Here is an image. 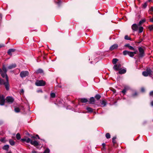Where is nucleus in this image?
Listing matches in <instances>:
<instances>
[{"label": "nucleus", "instance_id": "obj_57", "mask_svg": "<svg viewBox=\"0 0 153 153\" xmlns=\"http://www.w3.org/2000/svg\"><path fill=\"white\" fill-rule=\"evenodd\" d=\"M152 15H153V14Z\"/></svg>", "mask_w": 153, "mask_h": 153}, {"label": "nucleus", "instance_id": "obj_7", "mask_svg": "<svg viewBox=\"0 0 153 153\" xmlns=\"http://www.w3.org/2000/svg\"><path fill=\"white\" fill-rule=\"evenodd\" d=\"M139 26L136 24H134L131 26V28L134 31H137L138 29Z\"/></svg>", "mask_w": 153, "mask_h": 153}, {"label": "nucleus", "instance_id": "obj_34", "mask_svg": "<svg viewBox=\"0 0 153 153\" xmlns=\"http://www.w3.org/2000/svg\"><path fill=\"white\" fill-rule=\"evenodd\" d=\"M16 138L17 140H19L21 138V136L20 134L19 133H17L16 135Z\"/></svg>", "mask_w": 153, "mask_h": 153}, {"label": "nucleus", "instance_id": "obj_51", "mask_svg": "<svg viewBox=\"0 0 153 153\" xmlns=\"http://www.w3.org/2000/svg\"><path fill=\"white\" fill-rule=\"evenodd\" d=\"M36 137H38V139H40V138H39V136H38V135L37 134V135H36Z\"/></svg>", "mask_w": 153, "mask_h": 153}, {"label": "nucleus", "instance_id": "obj_21", "mask_svg": "<svg viewBox=\"0 0 153 153\" xmlns=\"http://www.w3.org/2000/svg\"><path fill=\"white\" fill-rule=\"evenodd\" d=\"M129 88L128 87H125L124 89L122 91V92L124 94H125L126 92V91L128 90Z\"/></svg>", "mask_w": 153, "mask_h": 153}, {"label": "nucleus", "instance_id": "obj_29", "mask_svg": "<svg viewBox=\"0 0 153 153\" xmlns=\"http://www.w3.org/2000/svg\"><path fill=\"white\" fill-rule=\"evenodd\" d=\"M128 55L131 57H133L134 55L133 53V52L129 51Z\"/></svg>", "mask_w": 153, "mask_h": 153}, {"label": "nucleus", "instance_id": "obj_8", "mask_svg": "<svg viewBox=\"0 0 153 153\" xmlns=\"http://www.w3.org/2000/svg\"><path fill=\"white\" fill-rule=\"evenodd\" d=\"M121 67V65L120 64H118L114 65L113 67V68L114 70L117 71L120 70V69Z\"/></svg>", "mask_w": 153, "mask_h": 153}, {"label": "nucleus", "instance_id": "obj_47", "mask_svg": "<svg viewBox=\"0 0 153 153\" xmlns=\"http://www.w3.org/2000/svg\"><path fill=\"white\" fill-rule=\"evenodd\" d=\"M4 46V45H3V44H0V48L2 47H3Z\"/></svg>", "mask_w": 153, "mask_h": 153}, {"label": "nucleus", "instance_id": "obj_9", "mask_svg": "<svg viewBox=\"0 0 153 153\" xmlns=\"http://www.w3.org/2000/svg\"><path fill=\"white\" fill-rule=\"evenodd\" d=\"M21 140L22 142H26L27 143H29L30 142V143L31 141L32 140L30 138H27V137H26L25 138L21 139Z\"/></svg>", "mask_w": 153, "mask_h": 153}, {"label": "nucleus", "instance_id": "obj_23", "mask_svg": "<svg viewBox=\"0 0 153 153\" xmlns=\"http://www.w3.org/2000/svg\"><path fill=\"white\" fill-rule=\"evenodd\" d=\"M153 12V7H152L149 10V13L150 14L153 15V13L152 12Z\"/></svg>", "mask_w": 153, "mask_h": 153}, {"label": "nucleus", "instance_id": "obj_6", "mask_svg": "<svg viewBox=\"0 0 153 153\" xmlns=\"http://www.w3.org/2000/svg\"><path fill=\"white\" fill-rule=\"evenodd\" d=\"M6 102L9 103H12L14 101V99L11 97L8 96L6 99Z\"/></svg>", "mask_w": 153, "mask_h": 153}, {"label": "nucleus", "instance_id": "obj_42", "mask_svg": "<svg viewBox=\"0 0 153 153\" xmlns=\"http://www.w3.org/2000/svg\"><path fill=\"white\" fill-rule=\"evenodd\" d=\"M49 149H47L44 151L43 153H49Z\"/></svg>", "mask_w": 153, "mask_h": 153}, {"label": "nucleus", "instance_id": "obj_25", "mask_svg": "<svg viewBox=\"0 0 153 153\" xmlns=\"http://www.w3.org/2000/svg\"><path fill=\"white\" fill-rule=\"evenodd\" d=\"M143 28L142 26H140L139 28V33H141L143 31Z\"/></svg>", "mask_w": 153, "mask_h": 153}, {"label": "nucleus", "instance_id": "obj_33", "mask_svg": "<svg viewBox=\"0 0 153 153\" xmlns=\"http://www.w3.org/2000/svg\"><path fill=\"white\" fill-rule=\"evenodd\" d=\"M118 60L116 58H114L112 60V62L114 64H115L118 61Z\"/></svg>", "mask_w": 153, "mask_h": 153}, {"label": "nucleus", "instance_id": "obj_10", "mask_svg": "<svg viewBox=\"0 0 153 153\" xmlns=\"http://www.w3.org/2000/svg\"><path fill=\"white\" fill-rule=\"evenodd\" d=\"M0 105H3L4 104L5 102V97L3 95H2V97L0 99Z\"/></svg>", "mask_w": 153, "mask_h": 153}, {"label": "nucleus", "instance_id": "obj_43", "mask_svg": "<svg viewBox=\"0 0 153 153\" xmlns=\"http://www.w3.org/2000/svg\"><path fill=\"white\" fill-rule=\"evenodd\" d=\"M150 96H153V91H151L149 93Z\"/></svg>", "mask_w": 153, "mask_h": 153}, {"label": "nucleus", "instance_id": "obj_16", "mask_svg": "<svg viewBox=\"0 0 153 153\" xmlns=\"http://www.w3.org/2000/svg\"><path fill=\"white\" fill-rule=\"evenodd\" d=\"M15 50L14 49H10L8 50L7 53L9 55H11V53L14 52Z\"/></svg>", "mask_w": 153, "mask_h": 153}, {"label": "nucleus", "instance_id": "obj_2", "mask_svg": "<svg viewBox=\"0 0 153 153\" xmlns=\"http://www.w3.org/2000/svg\"><path fill=\"white\" fill-rule=\"evenodd\" d=\"M152 71L150 69L148 68L146 71H144L142 73L143 75L145 76H147L151 74Z\"/></svg>", "mask_w": 153, "mask_h": 153}, {"label": "nucleus", "instance_id": "obj_44", "mask_svg": "<svg viewBox=\"0 0 153 153\" xmlns=\"http://www.w3.org/2000/svg\"><path fill=\"white\" fill-rule=\"evenodd\" d=\"M133 52V53L134 55V54H136L137 53V50H136L135 49V50Z\"/></svg>", "mask_w": 153, "mask_h": 153}, {"label": "nucleus", "instance_id": "obj_50", "mask_svg": "<svg viewBox=\"0 0 153 153\" xmlns=\"http://www.w3.org/2000/svg\"><path fill=\"white\" fill-rule=\"evenodd\" d=\"M151 105L152 106H153V101H152L151 102Z\"/></svg>", "mask_w": 153, "mask_h": 153}, {"label": "nucleus", "instance_id": "obj_26", "mask_svg": "<svg viewBox=\"0 0 153 153\" xmlns=\"http://www.w3.org/2000/svg\"><path fill=\"white\" fill-rule=\"evenodd\" d=\"M125 39L127 40H129L131 41V38L128 36L127 35H126L124 37Z\"/></svg>", "mask_w": 153, "mask_h": 153}, {"label": "nucleus", "instance_id": "obj_36", "mask_svg": "<svg viewBox=\"0 0 153 153\" xmlns=\"http://www.w3.org/2000/svg\"><path fill=\"white\" fill-rule=\"evenodd\" d=\"M148 29L150 31H152L153 30V25L149 26L148 27Z\"/></svg>", "mask_w": 153, "mask_h": 153}, {"label": "nucleus", "instance_id": "obj_31", "mask_svg": "<svg viewBox=\"0 0 153 153\" xmlns=\"http://www.w3.org/2000/svg\"><path fill=\"white\" fill-rule=\"evenodd\" d=\"M129 51H124L123 52V54L124 55H128L129 54Z\"/></svg>", "mask_w": 153, "mask_h": 153}, {"label": "nucleus", "instance_id": "obj_38", "mask_svg": "<svg viewBox=\"0 0 153 153\" xmlns=\"http://www.w3.org/2000/svg\"><path fill=\"white\" fill-rule=\"evenodd\" d=\"M55 94L53 93H51V97L52 98H54L55 97Z\"/></svg>", "mask_w": 153, "mask_h": 153}, {"label": "nucleus", "instance_id": "obj_28", "mask_svg": "<svg viewBox=\"0 0 153 153\" xmlns=\"http://www.w3.org/2000/svg\"><path fill=\"white\" fill-rule=\"evenodd\" d=\"M10 144L12 146H13L15 144V142L11 140H10L9 141Z\"/></svg>", "mask_w": 153, "mask_h": 153}, {"label": "nucleus", "instance_id": "obj_24", "mask_svg": "<svg viewBox=\"0 0 153 153\" xmlns=\"http://www.w3.org/2000/svg\"><path fill=\"white\" fill-rule=\"evenodd\" d=\"M1 76L3 78H4V77H5L6 79V76H7L6 74V73H5V72L3 73V72L2 73H1Z\"/></svg>", "mask_w": 153, "mask_h": 153}, {"label": "nucleus", "instance_id": "obj_18", "mask_svg": "<svg viewBox=\"0 0 153 153\" xmlns=\"http://www.w3.org/2000/svg\"><path fill=\"white\" fill-rule=\"evenodd\" d=\"M101 106L102 107L105 106L106 104V102L105 100H102L100 102Z\"/></svg>", "mask_w": 153, "mask_h": 153}, {"label": "nucleus", "instance_id": "obj_11", "mask_svg": "<svg viewBox=\"0 0 153 153\" xmlns=\"http://www.w3.org/2000/svg\"><path fill=\"white\" fill-rule=\"evenodd\" d=\"M118 47V45L117 44H114L110 48L109 50L111 51H112L115 49H116Z\"/></svg>", "mask_w": 153, "mask_h": 153}, {"label": "nucleus", "instance_id": "obj_39", "mask_svg": "<svg viewBox=\"0 0 153 153\" xmlns=\"http://www.w3.org/2000/svg\"><path fill=\"white\" fill-rule=\"evenodd\" d=\"M15 111L16 112L18 113L20 111V109L19 108H15Z\"/></svg>", "mask_w": 153, "mask_h": 153}, {"label": "nucleus", "instance_id": "obj_19", "mask_svg": "<svg viewBox=\"0 0 153 153\" xmlns=\"http://www.w3.org/2000/svg\"><path fill=\"white\" fill-rule=\"evenodd\" d=\"M9 148V146L8 145H5L3 147V149L7 151L8 150Z\"/></svg>", "mask_w": 153, "mask_h": 153}, {"label": "nucleus", "instance_id": "obj_17", "mask_svg": "<svg viewBox=\"0 0 153 153\" xmlns=\"http://www.w3.org/2000/svg\"><path fill=\"white\" fill-rule=\"evenodd\" d=\"M126 72V70L125 69H120L119 71V73L120 74H123L125 73Z\"/></svg>", "mask_w": 153, "mask_h": 153}, {"label": "nucleus", "instance_id": "obj_49", "mask_svg": "<svg viewBox=\"0 0 153 153\" xmlns=\"http://www.w3.org/2000/svg\"><path fill=\"white\" fill-rule=\"evenodd\" d=\"M2 72H3L2 71V70L0 68V73L1 74V73H2Z\"/></svg>", "mask_w": 153, "mask_h": 153}, {"label": "nucleus", "instance_id": "obj_37", "mask_svg": "<svg viewBox=\"0 0 153 153\" xmlns=\"http://www.w3.org/2000/svg\"><path fill=\"white\" fill-rule=\"evenodd\" d=\"M105 137L107 139H109L110 138L111 136L109 133H107L106 134Z\"/></svg>", "mask_w": 153, "mask_h": 153}, {"label": "nucleus", "instance_id": "obj_22", "mask_svg": "<svg viewBox=\"0 0 153 153\" xmlns=\"http://www.w3.org/2000/svg\"><path fill=\"white\" fill-rule=\"evenodd\" d=\"M43 73V71L41 69H39L37 70L36 71V73L37 74H41Z\"/></svg>", "mask_w": 153, "mask_h": 153}, {"label": "nucleus", "instance_id": "obj_54", "mask_svg": "<svg viewBox=\"0 0 153 153\" xmlns=\"http://www.w3.org/2000/svg\"><path fill=\"white\" fill-rule=\"evenodd\" d=\"M0 140H1V142H3L4 141V139H1Z\"/></svg>", "mask_w": 153, "mask_h": 153}, {"label": "nucleus", "instance_id": "obj_12", "mask_svg": "<svg viewBox=\"0 0 153 153\" xmlns=\"http://www.w3.org/2000/svg\"><path fill=\"white\" fill-rule=\"evenodd\" d=\"M125 46L128 48L130 50H133V51L135 50V49L134 48H133V47L130 46V44H126L125 45Z\"/></svg>", "mask_w": 153, "mask_h": 153}, {"label": "nucleus", "instance_id": "obj_56", "mask_svg": "<svg viewBox=\"0 0 153 153\" xmlns=\"http://www.w3.org/2000/svg\"><path fill=\"white\" fill-rule=\"evenodd\" d=\"M10 153V152H8V153Z\"/></svg>", "mask_w": 153, "mask_h": 153}, {"label": "nucleus", "instance_id": "obj_40", "mask_svg": "<svg viewBox=\"0 0 153 153\" xmlns=\"http://www.w3.org/2000/svg\"><path fill=\"white\" fill-rule=\"evenodd\" d=\"M116 138V137H114L112 138V142L114 144L116 143V141L115 140Z\"/></svg>", "mask_w": 153, "mask_h": 153}, {"label": "nucleus", "instance_id": "obj_48", "mask_svg": "<svg viewBox=\"0 0 153 153\" xmlns=\"http://www.w3.org/2000/svg\"><path fill=\"white\" fill-rule=\"evenodd\" d=\"M137 95V93L135 92V93H134V94H133V96H134L136 95Z\"/></svg>", "mask_w": 153, "mask_h": 153}, {"label": "nucleus", "instance_id": "obj_30", "mask_svg": "<svg viewBox=\"0 0 153 153\" xmlns=\"http://www.w3.org/2000/svg\"><path fill=\"white\" fill-rule=\"evenodd\" d=\"M86 110L88 112H92L93 111V109L90 107H87L86 108Z\"/></svg>", "mask_w": 153, "mask_h": 153}, {"label": "nucleus", "instance_id": "obj_13", "mask_svg": "<svg viewBox=\"0 0 153 153\" xmlns=\"http://www.w3.org/2000/svg\"><path fill=\"white\" fill-rule=\"evenodd\" d=\"M16 65L15 64H13L10 65L7 68L9 69H11L16 68Z\"/></svg>", "mask_w": 153, "mask_h": 153}, {"label": "nucleus", "instance_id": "obj_27", "mask_svg": "<svg viewBox=\"0 0 153 153\" xmlns=\"http://www.w3.org/2000/svg\"><path fill=\"white\" fill-rule=\"evenodd\" d=\"M146 22L145 19H143L141 20L140 21L139 23V25H141L142 23H143Z\"/></svg>", "mask_w": 153, "mask_h": 153}, {"label": "nucleus", "instance_id": "obj_15", "mask_svg": "<svg viewBox=\"0 0 153 153\" xmlns=\"http://www.w3.org/2000/svg\"><path fill=\"white\" fill-rule=\"evenodd\" d=\"M95 102V99L93 97H91L89 100V103L91 104H93Z\"/></svg>", "mask_w": 153, "mask_h": 153}, {"label": "nucleus", "instance_id": "obj_52", "mask_svg": "<svg viewBox=\"0 0 153 153\" xmlns=\"http://www.w3.org/2000/svg\"><path fill=\"white\" fill-rule=\"evenodd\" d=\"M141 90H142V91H144V89L143 88H142L141 89Z\"/></svg>", "mask_w": 153, "mask_h": 153}, {"label": "nucleus", "instance_id": "obj_46", "mask_svg": "<svg viewBox=\"0 0 153 153\" xmlns=\"http://www.w3.org/2000/svg\"><path fill=\"white\" fill-rule=\"evenodd\" d=\"M150 21L151 22H153V18H151L150 19Z\"/></svg>", "mask_w": 153, "mask_h": 153}, {"label": "nucleus", "instance_id": "obj_5", "mask_svg": "<svg viewBox=\"0 0 153 153\" xmlns=\"http://www.w3.org/2000/svg\"><path fill=\"white\" fill-rule=\"evenodd\" d=\"M20 75L21 77L23 78L28 76L29 72L27 71H23L20 72Z\"/></svg>", "mask_w": 153, "mask_h": 153}, {"label": "nucleus", "instance_id": "obj_45", "mask_svg": "<svg viewBox=\"0 0 153 153\" xmlns=\"http://www.w3.org/2000/svg\"><path fill=\"white\" fill-rule=\"evenodd\" d=\"M20 92L22 93H24V91L23 89H22L20 91Z\"/></svg>", "mask_w": 153, "mask_h": 153}, {"label": "nucleus", "instance_id": "obj_4", "mask_svg": "<svg viewBox=\"0 0 153 153\" xmlns=\"http://www.w3.org/2000/svg\"><path fill=\"white\" fill-rule=\"evenodd\" d=\"M138 50L139 52V56L140 57H142L144 56V52L143 49L141 47H140L138 48Z\"/></svg>", "mask_w": 153, "mask_h": 153}, {"label": "nucleus", "instance_id": "obj_14", "mask_svg": "<svg viewBox=\"0 0 153 153\" xmlns=\"http://www.w3.org/2000/svg\"><path fill=\"white\" fill-rule=\"evenodd\" d=\"M30 143L35 146H36L39 145L38 143L36 141H33L32 140L31 141Z\"/></svg>", "mask_w": 153, "mask_h": 153}, {"label": "nucleus", "instance_id": "obj_32", "mask_svg": "<svg viewBox=\"0 0 153 153\" xmlns=\"http://www.w3.org/2000/svg\"><path fill=\"white\" fill-rule=\"evenodd\" d=\"M95 97L96 98L97 100H99L100 99L101 97V96L99 94H97L95 95Z\"/></svg>", "mask_w": 153, "mask_h": 153}, {"label": "nucleus", "instance_id": "obj_35", "mask_svg": "<svg viewBox=\"0 0 153 153\" xmlns=\"http://www.w3.org/2000/svg\"><path fill=\"white\" fill-rule=\"evenodd\" d=\"M2 70L3 71H4V72H5V73H6L7 72V69L4 65H3Z\"/></svg>", "mask_w": 153, "mask_h": 153}, {"label": "nucleus", "instance_id": "obj_3", "mask_svg": "<svg viewBox=\"0 0 153 153\" xmlns=\"http://www.w3.org/2000/svg\"><path fill=\"white\" fill-rule=\"evenodd\" d=\"M35 84L37 86H43L45 84V82L43 80H38L35 82Z\"/></svg>", "mask_w": 153, "mask_h": 153}, {"label": "nucleus", "instance_id": "obj_55", "mask_svg": "<svg viewBox=\"0 0 153 153\" xmlns=\"http://www.w3.org/2000/svg\"><path fill=\"white\" fill-rule=\"evenodd\" d=\"M32 138H36V137H34V136H33L31 137Z\"/></svg>", "mask_w": 153, "mask_h": 153}, {"label": "nucleus", "instance_id": "obj_41", "mask_svg": "<svg viewBox=\"0 0 153 153\" xmlns=\"http://www.w3.org/2000/svg\"><path fill=\"white\" fill-rule=\"evenodd\" d=\"M147 5V3H145L144 4L142 5L143 7L144 8H146Z\"/></svg>", "mask_w": 153, "mask_h": 153}, {"label": "nucleus", "instance_id": "obj_53", "mask_svg": "<svg viewBox=\"0 0 153 153\" xmlns=\"http://www.w3.org/2000/svg\"><path fill=\"white\" fill-rule=\"evenodd\" d=\"M102 146L103 147H104L105 146V143L102 144Z\"/></svg>", "mask_w": 153, "mask_h": 153}, {"label": "nucleus", "instance_id": "obj_1", "mask_svg": "<svg viewBox=\"0 0 153 153\" xmlns=\"http://www.w3.org/2000/svg\"><path fill=\"white\" fill-rule=\"evenodd\" d=\"M6 80V81H5L3 79L0 78V85H4L6 90H8L9 89V85L8 83V77L7 76Z\"/></svg>", "mask_w": 153, "mask_h": 153}, {"label": "nucleus", "instance_id": "obj_20", "mask_svg": "<svg viewBox=\"0 0 153 153\" xmlns=\"http://www.w3.org/2000/svg\"><path fill=\"white\" fill-rule=\"evenodd\" d=\"M80 101L82 102L86 103L88 102V100L86 98H82L81 99Z\"/></svg>", "mask_w": 153, "mask_h": 153}]
</instances>
